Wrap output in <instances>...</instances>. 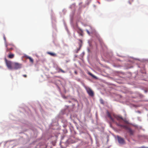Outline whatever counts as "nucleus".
I'll list each match as a JSON object with an SVG mask.
<instances>
[{
  "instance_id": "f257e3e1",
  "label": "nucleus",
  "mask_w": 148,
  "mask_h": 148,
  "mask_svg": "<svg viewBox=\"0 0 148 148\" xmlns=\"http://www.w3.org/2000/svg\"><path fill=\"white\" fill-rule=\"evenodd\" d=\"M107 115L108 117L110 119L113 123H115L118 126L123 127V125H121L120 123H118L115 122L114 119L111 116V115L110 114L108 111L107 112Z\"/></svg>"
},
{
  "instance_id": "f03ea898",
  "label": "nucleus",
  "mask_w": 148,
  "mask_h": 148,
  "mask_svg": "<svg viewBox=\"0 0 148 148\" xmlns=\"http://www.w3.org/2000/svg\"><path fill=\"white\" fill-rule=\"evenodd\" d=\"M6 65L8 68L10 70L13 69V64L12 62L8 60L6 58L5 59Z\"/></svg>"
},
{
  "instance_id": "7ed1b4c3",
  "label": "nucleus",
  "mask_w": 148,
  "mask_h": 148,
  "mask_svg": "<svg viewBox=\"0 0 148 148\" xmlns=\"http://www.w3.org/2000/svg\"><path fill=\"white\" fill-rule=\"evenodd\" d=\"M85 88L89 95L91 97L93 96L94 93L92 90L90 88L85 86Z\"/></svg>"
},
{
  "instance_id": "20e7f679",
  "label": "nucleus",
  "mask_w": 148,
  "mask_h": 148,
  "mask_svg": "<svg viewBox=\"0 0 148 148\" xmlns=\"http://www.w3.org/2000/svg\"><path fill=\"white\" fill-rule=\"evenodd\" d=\"M21 64L17 62H14L13 64V69H17L21 68Z\"/></svg>"
},
{
  "instance_id": "39448f33",
  "label": "nucleus",
  "mask_w": 148,
  "mask_h": 148,
  "mask_svg": "<svg viewBox=\"0 0 148 148\" xmlns=\"http://www.w3.org/2000/svg\"><path fill=\"white\" fill-rule=\"evenodd\" d=\"M117 138L118 142L120 144L124 145L126 144L125 141L123 138L119 136H117Z\"/></svg>"
},
{
  "instance_id": "423d86ee",
  "label": "nucleus",
  "mask_w": 148,
  "mask_h": 148,
  "mask_svg": "<svg viewBox=\"0 0 148 148\" xmlns=\"http://www.w3.org/2000/svg\"><path fill=\"white\" fill-rule=\"evenodd\" d=\"M111 116L114 118L116 119L118 121H120L121 120H123V118L121 116L113 114Z\"/></svg>"
},
{
  "instance_id": "0eeeda50",
  "label": "nucleus",
  "mask_w": 148,
  "mask_h": 148,
  "mask_svg": "<svg viewBox=\"0 0 148 148\" xmlns=\"http://www.w3.org/2000/svg\"><path fill=\"white\" fill-rule=\"evenodd\" d=\"M128 132L130 135H133L134 131V130H132L131 128H130L128 130Z\"/></svg>"
},
{
  "instance_id": "6e6552de",
  "label": "nucleus",
  "mask_w": 148,
  "mask_h": 148,
  "mask_svg": "<svg viewBox=\"0 0 148 148\" xmlns=\"http://www.w3.org/2000/svg\"><path fill=\"white\" fill-rule=\"evenodd\" d=\"M47 53L50 56H56V53H52L51 52H48Z\"/></svg>"
},
{
  "instance_id": "1a4fd4ad",
  "label": "nucleus",
  "mask_w": 148,
  "mask_h": 148,
  "mask_svg": "<svg viewBox=\"0 0 148 148\" xmlns=\"http://www.w3.org/2000/svg\"><path fill=\"white\" fill-rule=\"evenodd\" d=\"M57 70H58V72L59 73L60 72H62V73H65V72L62 70L61 68H58L57 69Z\"/></svg>"
},
{
  "instance_id": "9d476101",
  "label": "nucleus",
  "mask_w": 148,
  "mask_h": 148,
  "mask_svg": "<svg viewBox=\"0 0 148 148\" xmlns=\"http://www.w3.org/2000/svg\"><path fill=\"white\" fill-rule=\"evenodd\" d=\"M26 58L27 59H29V61L31 62L32 63H33L34 62V60L32 58L30 57H29V56H27L26 57Z\"/></svg>"
},
{
  "instance_id": "9b49d317",
  "label": "nucleus",
  "mask_w": 148,
  "mask_h": 148,
  "mask_svg": "<svg viewBox=\"0 0 148 148\" xmlns=\"http://www.w3.org/2000/svg\"><path fill=\"white\" fill-rule=\"evenodd\" d=\"M123 128L126 130H129L130 128L127 125H123Z\"/></svg>"
},
{
  "instance_id": "f8f14e48",
  "label": "nucleus",
  "mask_w": 148,
  "mask_h": 148,
  "mask_svg": "<svg viewBox=\"0 0 148 148\" xmlns=\"http://www.w3.org/2000/svg\"><path fill=\"white\" fill-rule=\"evenodd\" d=\"M82 46V45L81 44H79V48L77 49L75 51V52L76 53H77L78 51L80 50L81 47Z\"/></svg>"
},
{
  "instance_id": "ddd939ff",
  "label": "nucleus",
  "mask_w": 148,
  "mask_h": 148,
  "mask_svg": "<svg viewBox=\"0 0 148 148\" xmlns=\"http://www.w3.org/2000/svg\"><path fill=\"white\" fill-rule=\"evenodd\" d=\"M14 54H10L9 55L8 57L9 58L12 59L14 57Z\"/></svg>"
},
{
  "instance_id": "4468645a",
  "label": "nucleus",
  "mask_w": 148,
  "mask_h": 148,
  "mask_svg": "<svg viewBox=\"0 0 148 148\" xmlns=\"http://www.w3.org/2000/svg\"><path fill=\"white\" fill-rule=\"evenodd\" d=\"M78 33L80 36H83V32L82 30H79V31H78Z\"/></svg>"
},
{
  "instance_id": "2eb2a0df",
  "label": "nucleus",
  "mask_w": 148,
  "mask_h": 148,
  "mask_svg": "<svg viewBox=\"0 0 148 148\" xmlns=\"http://www.w3.org/2000/svg\"><path fill=\"white\" fill-rule=\"evenodd\" d=\"M88 74L90 75V76H92V77H95V76L94 75H93L92 73H90V72L88 73Z\"/></svg>"
},
{
  "instance_id": "dca6fc26",
  "label": "nucleus",
  "mask_w": 148,
  "mask_h": 148,
  "mask_svg": "<svg viewBox=\"0 0 148 148\" xmlns=\"http://www.w3.org/2000/svg\"><path fill=\"white\" fill-rule=\"evenodd\" d=\"M11 49H12V48L9 49L8 48H7V51H9L10 50H11Z\"/></svg>"
},
{
  "instance_id": "f3484780",
  "label": "nucleus",
  "mask_w": 148,
  "mask_h": 148,
  "mask_svg": "<svg viewBox=\"0 0 148 148\" xmlns=\"http://www.w3.org/2000/svg\"><path fill=\"white\" fill-rule=\"evenodd\" d=\"M86 31L87 32V33L88 34L90 35V32H89V31L88 30L86 29Z\"/></svg>"
},
{
  "instance_id": "a211bd4d",
  "label": "nucleus",
  "mask_w": 148,
  "mask_h": 148,
  "mask_svg": "<svg viewBox=\"0 0 148 148\" xmlns=\"http://www.w3.org/2000/svg\"><path fill=\"white\" fill-rule=\"evenodd\" d=\"M23 76L24 77H27V75H23Z\"/></svg>"
},
{
  "instance_id": "6ab92c4d",
  "label": "nucleus",
  "mask_w": 148,
  "mask_h": 148,
  "mask_svg": "<svg viewBox=\"0 0 148 148\" xmlns=\"http://www.w3.org/2000/svg\"><path fill=\"white\" fill-rule=\"evenodd\" d=\"M124 122L128 124L129 123L127 121H124Z\"/></svg>"
},
{
  "instance_id": "aec40b11",
  "label": "nucleus",
  "mask_w": 148,
  "mask_h": 148,
  "mask_svg": "<svg viewBox=\"0 0 148 148\" xmlns=\"http://www.w3.org/2000/svg\"><path fill=\"white\" fill-rule=\"evenodd\" d=\"M75 73V74H77V72L76 71H75L74 72Z\"/></svg>"
},
{
  "instance_id": "412c9836",
  "label": "nucleus",
  "mask_w": 148,
  "mask_h": 148,
  "mask_svg": "<svg viewBox=\"0 0 148 148\" xmlns=\"http://www.w3.org/2000/svg\"><path fill=\"white\" fill-rule=\"evenodd\" d=\"M4 40L5 41H6V38L5 36H4Z\"/></svg>"
},
{
  "instance_id": "4be33fe9",
  "label": "nucleus",
  "mask_w": 148,
  "mask_h": 148,
  "mask_svg": "<svg viewBox=\"0 0 148 148\" xmlns=\"http://www.w3.org/2000/svg\"><path fill=\"white\" fill-rule=\"evenodd\" d=\"M79 41H80V42H82V41L81 40H79Z\"/></svg>"
},
{
  "instance_id": "5701e85b",
  "label": "nucleus",
  "mask_w": 148,
  "mask_h": 148,
  "mask_svg": "<svg viewBox=\"0 0 148 148\" xmlns=\"http://www.w3.org/2000/svg\"><path fill=\"white\" fill-rule=\"evenodd\" d=\"M143 148H148V147H147V148H145V147H143Z\"/></svg>"
},
{
  "instance_id": "b1692460",
  "label": "nucleus",
  "mask_w": 148,
  "mask_h": 148,
  "mask_svg": "<svg viewBox=\"0 0 148 148\" xmlns=\"http://www.w3.org/2000/svg\"><path fill=\"white\" fill-rule=\"evenodd\" d=\"M6 47H7V45H6Z\"/></svg>"
}]
</instances>
